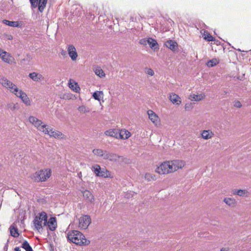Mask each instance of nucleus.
<instances>
[{"instance_id":"1","label":"nucleus","mask_w":251,"mask_h":251,"mask_svg":"<svg viewBox=\"0 0 251 251\" xmlns=\"http://www.w3.org/2000/svg\"><path fill=\"white\" fill-rule=\"evenodd\" d=\"M28 121L32 124L39 131L55 138L63 139L64 135L60 131L54 130L52 128L44 124L42 121L34 116H30Z\"/></svg>"},{"instance_id":"2","label":"nucleus","mask_w":251,"mask_h":251,"mask_svg":"<svg viewBox=\"0 0 251 251\" xmlns=\"http://www.w3.org/2000/svg\"><path fill=\"white\" fill-rule=\"evenodd\" d=\"M67 239L70 242L78 245L87 244L84 235L78 230H72L67 234Z\"/></svg>"},{"instance_id":"3","label":"nucleus","mask_w":251,"mask_h":251,"mask_svg":"<svg viewBox=\"0 0 251 251\" xmlns=\"http://www.w3.org/2000/svg\"><path fill=\"white\" fill-rule=\"evenodd\" d=\"M51 173L50 169L41 170L36 172L32 175V178L37 182H44L46 181L50 176Z\"/></svg>"},{"instance_id":"4","label":"nucleus","mask_w":251,"mask_h":251,"mask_svg":"<svg viewBox=\"0 0 251 251\" xmlns=\"http://www.w3.org/2000/svg\"><path fill=\"white\" fill-rule=\"evenodd\" d=\"M0 83L11 93H14L18 91V87L14 83L1 75H0Z\"/></svg>"},{"instance_id":"5","label":"nucleus","mask_w":251,"mask_h":251,"mask_svg":"<svg viewBox=\"0 0 251 251\" xmlns=\"http://www.w3.org/2000/svg\"><path fill=\"white\" fill-rule=\"evenodd\" d=\"M155 171L159 174L164 175L172 173L173 170H171L169 161H167L162 163L156 169Z\"/></svg>"},{"instance_id":"6","label":"nucleus","mask_w":251,"mask_h":251,"mask_svg":"<svg viewBox=\"0 0 251 251\" xmlns=\"http://www.w3.org/2000/svg\"><path fill=\"white\" fill-rule=\"evenodd\" d=\"M91 219L88 215H83L79 219V227L85 229L91 223Z\"/></svg>"},{"instance_id":"7","label":"nucleus","mask_w":251,"mask_h":251,"mask_svg":"<svg viewBox=\"0 0 251 251\" xmlns=\"http://www.w3.org/2000/svg\"><path fill=\"white\" fill-rule=\"evenodd\" d=\"M171 170H173V172L181 169L185 165V162L182 160H174L169 161Z\"/></svg>"},{"instance_id":"8","label":"nucleus","mask_w":251,"mask_h":251,"mask_svg":"<svg viewBox=\"0 0 251 251\" xmlns=\"http://www.w3.org/2000/svg\"><path fill=\"white\" fill-rule=\"evenodd\" d=\"M14 94L16 95L17 97L21 98L23 102L26 105H29L30 104V101L27 95L22 90H19L18 89L17 92H15Z\"/></svg>"},{"instance_id":"9","label":"nucleus","mask_w":251,"mask_h":251,"mask_svg":"<svg viewBox=\"0 0 251 251\" xmlns=\"http://www.w3.org/2000/svg\"><path fill=\"white\" fill-rule=\"evenodd\" d=\"M29 77L35 82H41L45 80V78L42 75L36 72H32L28 75Z\"/></svg>"},{"instance_id":"10","label":"nucleus","mask_w":251,"mask_h":251,"mask_svg":"<svg viewBox=\"0 0 251 251\" xmlns=\"http://www.w3.org/2000/svg\"><path fill=\"white\" fill-rule=\"evenodd\" d=\"M68 51L72 60L73 61L75 60L77 57V53L75 47L72 45H69L68 47Z\"/></svg>"},{"instance_id":"11","label":"nucleus","mask_w":251,"mask_h":251,"mask_svg":"<svg viewBox=\"0 0 251 251\" xmlns=\"http://www.w3.org/2000/svg\"><path fill=\"white\" fill-rule=\"evenodd\" d=\"M48 225L50 230L54 231L57 227V222L55 217H51L47 221Z\"/></svg>"},{"instance_id":"12","label":"nucleus","mask_w":251,"mask_h":251,"mask_svg":"<svg viewBox=\"0 0 251 251\" xmlns=\"http://www.w3.org/2000/svg\"><path fill=\"white\" fill-rule=\"evenodd\" d=\"M169 100L173 104L179 105L181 103L180 97L175 93H172L170 95Z\"/></svg>"},{"instance_id":"13","label":"nucleus","mask_w":251,"mask_h":251,"mask_svg":"<svg viewBox=\"0 0 251 251\" xmlns=\"http://www.w3.org/2000/svg\"><path fill=\"white\" fill-rule=\"evenodd\" d=\"M119 130L117 129H110L105 132V134L107 136L119 138Z\"/></svg>"},{"instance_id":"14","label":"nucleus","mask_w":251,"mask_h":251,"mask_svg":"<svg viewBox=\"0 0 251 251\" xmlns=\"http://www.w3.org/2000/svg\"><path fill=\"white\" fill-rule=\"evenodd\" d=\"M0 58L2 61L8 64H12L14 60V58L6 51H5V54H3Z\"/></svg>"},{"instance_id":"15","label":"nucleus","mask_w":251,"mask_h":251,"mask_svg":"<svg viewBox=\"0 0 251 251\" xmlns=\"http://www.w3.org/2000/svg\"><path fill=\"white\" fill-rule=\"evenodd\" d=\"M119 134V138L121 139H126L131 136L130 132L126 129L120 130Z\"/></svg>"},{"instance_id":"16","label":"nucleus","mask_w":251,"mask_h":251,"mask_svg":"<svg viewBox=\"0 0 251 251\" xmlns=\"http://www.w3.org/2000/svg\"><path fill=\"white\" fill-rule=\"evenodd\" d=\"M166 46L172 50H176L177 49V44L176 42L172 40H168L165 43Z\"/></svg>"},{"instance_id":"17","label":"nucleus","mask_w":251,"mask_h":251,"mask_svg":"<svg viewBox=\"0 0 251 251\" xmlns=\"http://www.w3.org/2000/svg\"><path fill=\"white\" fill-rule=\"evenodd\" d=\"M84 198L89 202H93L94 201V196L88 190H85L83 193Z\"/></svg>"},{"instance_id":"18","label":"nucleus","mask_w":251,"mask_h":251,"mask_svg":"<svg viewBox=\"0 0 251 251\" xmlns=\"http://www.w3.org/2000/svg\"><path fill=\"white\" fill-rule=\"evenodd\" d=\"M224 201L229 206L234 207L236 206L237 201L235 199L231 198H226Z\"/></svg>"},{"instance_id":"19","label":"nucleus","mask_w":251,"mask_h":251,"mask_svg":"<svg viewBox=\"0 0 251 251\" xmlns=\"http://www.w3.org/2000/svg\"><path fill=\"white\" fill-rule=\"evenodd\" d=\"M147 41L151 48L154 49V50L156 48L158 49V43L155 39L152 38H149L147 39Z\"/></svg>"},{"instance_id":"20","label":"nucleus","mask_w":251,"mask_h":251,"mask_svg":"<svg viewBox=\"0 0 251 251\" xmlns=\"http://www.w3.org/2000/svg\"><path fill=\"white\" fill-rule=\"evenodd\" d=\"M42 222L44 221V226H46L48 221V216L46 212H42L39 214V216H36Z\"/></svg>"},{"instance_id":"21","label":"nucleus","mask_w":251,"mask_h":251,"mask_svg":"<svg viewBox=\"0 0 251 251\" xmlns=\"http://www.w3.org/2000/svg\"><path fill=\"white\" fill-rule=\"evenodd\" d=\"M232 192L233 195H237L241 197L246 196L248 194V191L245 189H233Z\"/></svg>"},{"instance_id":"22","label":"nucleus","mask_w":251,"mask_h":251,"mask_svg":"<svg viewBox=\"0 0 251 251\" xmlns=\"http://www.w3.org/2000/svg\"><path fill=\"white\" fill-rule=\"evenodd\" d=\"M148 114L149 118L153 123H155L157 121L158 116L153 111L151 110H148Z\"/></svg>"},{"instance_id":"23","label":"nucleus","mask_w":251,"mask_h":251,"mask_svg":"<svg viewBox=\"0 0 251 251\" xmlns=\"http://www.w3.org/2000/svg\"><path fill=\"white\" fill-rule=\"evenodd\" d=\"M205 97L204 94H201L199 95L192 94L190 95V100L192 101H200L202 100Z\"/></svg>"},{"instance_id":"24","label":"nucleus","mask_w":251,"mask_h":251,"mask_svg":"<svg viewBox=\"0 0 251 251\" xmlns=\"http://www.w3.org/2000/svg\"><path fill=\"white\" fill-rule=\"evenodd\" d=\"M2 23L6 25L11 27H19L20 24L17 21H10L7 20H3Z\"/></svg>"},{"instance_id":"25","label":"nucleus","mask_w":251,"mask_h":251,"mask_svg":"<svg viewBox=\"0 0 251 251\" xmlns=\"http://www.w3.org/2000/svg\"><path fill=\"white\" fill-rule=\"evenodd\" d=\"M201 136L204 139H209L211 138L214 134L212 133V131H210L209 130H203L201 133Z\"/></svg>"},{"instance_id":"26","label":"nucleus","mask_w":251,"mask_h":251,"mask_svg":"<svg viewBox=\"0 0 251 251\" xmlns=\"http://www.w3.org/2000/svg\"><path fill=\"white\" fill-rule=\"evenodd\" d=\"M117 158V156L116 154L113 153H107L106 151H105V154L103 157L104 159H108L110 161L116 160Z\"/></svg>"},{"instance_id":"27","label":"nucleus","mask_w":251,"mask_h":251,"mask_svg":"<svg viewBox=\"0 0 251 251\" xmlns=\"http://www.w3.org/2000/svg\"><path fill=\"white\" fill-rule=\"evenodd\" d=\"M42 222L41 220H40L38 218H37L36 217H35L33 221V224L35 228L37 230H39L40 229L42 228Z\"/></svg>"},{"instance_id":"28","label":"nucleus","mask_w":251,"mask_h":251,"mask_svg":"<svg viewBox=\"0 0 251 251\" xmlns=\"http://www.w3.org/2000/svg\"><path fill=\"white\" fill-rule=\"evenodd\" d=\"M47 0H38L37 5H38V9L41 12H43L45 8Z\"/></svg>"},{"instance_id":"29","label":"nucleus","mask_w":251,"mask_h":251,"mask_svg":"<svg viewBox=\"0 0 251 251\" xmlns=\"http://www.w3.org/2000/svg\"><path fill=\"white\" fill-rule=\"evenodd\" d=\"M99 176H101L105 178L111 177V173L106 169L102 168L101 170L100 174Z\"/></svg>"},{"instance_id":"30","label":"nucleus","mask_w":251,"mask_h":251,"mask_svg":"<svg viewBox=\"0 0 251 251\" xmlns=\"http://www.w3.org/2000/svg\"><path fill=\"white\" fill-rule=\"evenodd\" d=\"M10 234L12 236L17 237L19 235L18 233V228L14 227L13 226H11L10 227Z\"/></svg>"},{"instance_id":"31","label":"nucleus","mask_w":251,"mask_h":251,"mask_svg":"<svg viewBox=\"0 0 251 251\" xmlns=\"http://www.w3.org/2000/svg\"><path fill=\"white\" fill-rule=\"evenodd\" d=\"M93 153L94 155H97V156L103 157V158L105 154V151H103L101 149H96L93 150Z\"/></svg>"},{"instance_id":"32","label":"nucleus","mask_w":251,"mask_h":251,"mask_svg":"<svg viewBox=\"0 0 251 251\" xmlns=\"http://www.w3.org/2000/svg\"><path fill=\"white\" fill-rule=\"evenodd\" d=\"M92 170L96 174V176H99L100 174L101 169L99 165L95 164L92 167Z\"/></svg>"},{"instance_id":"33","label":"nucleus","mask_w":251,"mask_h":251,"mask_svg":"<svg viewBox=\"0 0 251 251\" xmlns=\"http://www.w3.org/2000/svg\"><path fill=\"white\" fill-rule=\"evenodd\" d=\"M204 39L208 41H213L214 40V37L211 35L207 31H203Z\"/></svg>"},{"instance_id":"34","label":"nucleus","mask_w":251,"mask_h":251,"mask_svg":"<svg viewBox=\"0 0 251 251\" xmlns=\"http://www.w3.org/2000/svg\"><path fill=\"white\" fill-rule=\"evenodd\" d=\"M22 248H24L26 251H33L32 248L26 240L23 242Z\"/></svg>"},{"instance_id":"35","label":"nucleus","mask_w":251,"mask_h":251,"mask_svg":"<svg viewBox=\"0 0 251 251\" xmlns=\"http://www.w3.org/2000/svg\"><path fill=\"white\" fill-rule=\"evenodd\" d=\"M94 71H95V74L97 75H98L100 77L105 76V74L104 73L103 71L100 67L96 68L95 69Z\"/></svg>"},{"instance_id":"36","label":"nucleus","mask_w":251,"mask_h":251,"mask_svg":"<svg viewBox=\"0 0 251 251\" xmlns=\"http://www.w3.org/2000/svg\"><path fill=\"white\" fill-rule=\"evenodd\" d=\"M218 63L219 61L216 58H213L207 62V65L209 67H212L216 65Z\"/></svg>"},{"instance_id":"37","label":"nucleus","mask_w":251,"mask_h":251,"mask_svg":"<svg viewBox=\"0 0 251 251\" xmlns=\"http://www.w3.org/2000/svg\"><path fill=\"white\" fill-rule=\"evenodd\" d=\"M100 95H103V93L102 91H97L93 93V97L96 100H100Z\"/></svg>"},{"instance_id":"38","label":"nucleus","mask_w":251,"mask_h":251,"mask_svg":"<svg viewBox=\"0 0 251 251\" xmlns=\"http://www.w3.org/2000/svg\"><path fill=\"white\" fill-rule=\"evenodd\" d=\"M145 178L148 181H150L151 180H154L155 179V176L151 174L146 173L145 176Z\"/></svg>"},{"instance_id":"39","label":"nucleus","mask_w":251,"mask_h":251,"mask_svg":"<svg viewBox=\"0 0 251 251\" xmlns=\"http://www.w3.org/2000/svg\"><path fill=\"white\" fill-rule=\"evenodd\" d=\"M7 107L11 110H14L19 108V105L17 103H9L7 104Z\"/></svg>"},{"instance_id":"40","label":"nucleus","mask_w":251,"mask_h":251,"mask_svg":"<svg viewBox=\"0 0 251 251\" xmlns=\"http://www.w3.org/2000/svg\"><path fill=\"white\" fill-rule=\"evenodd\" d=\"M78 110L79 112L82 113H87L90 111L89 109L84 105L79 106L78 108Z\"/></svg>"},{"instance_id":"41","label":"nucleus","mask_w":251,"mask_h":251,"mask_svg":"<svg viewBox=\"0 0 251 251\" xmlns=\"http://www.w3.org/2000/svg\"><path fill=\"white\" fill-rule=\"evenodd\" d=\"M69 87L72 88L73 90H74L75 92H77L79 90V88L77 85V83H75V84H72V83H69Z\"/></svg>"},{"instance_id":"42","label":"nucleus","mask_w":251,"mask_h":251,"mask_svg":"<svg viewBox=\"0 0 251 251\" xmlns=\"http://www.w3.org/2000/svg\"><path fill=\"white\" fill-rule=\"evenodd\" d=\"M193 107V105L192 103H186L185 105V109L187 111L191 110Z\"/></svg>"},{"instance_id":"43","label":"nucleus","mask_w":251,"mask_h":251,"mask_svg":"<svg viewBox=\"0 0 251 251\" xmlns=\"http://www.w3.org/2000/svg\"><path fill=\"white\" fill-rule=\"evenodd\" d=\"M134 194H135V193L133 192H132V191L127 192L126 193V194H125V198H126L127 199H129L130 198L133 197Z\"/></svg>"},{"instance_id":"44","label":"nucleus","mask_w":251,"mask_h":251,"mask_svg":"<svg viewBox=\"0 0 251 251\" xmlns=\"http://www.w3.org/2000/svg\"><path fill=\"white\" fill-rule=\"evenodd\" d=\"M145 72L147 74L151 76H152L154 75V72L151 68H147Z\"/></svg>"},{"instance_id":"45","label":"nucleus","mask_w":251,"mask_h":251,"mask_svg":"<svg viewBox=\"0 0 251 251\" xmlns=\"http://www.w3.org/2000/svg\"><path fill=\"white\" fill-rule=\"evenodd\" d=\"M31 5L34 7L37 6L38 0H29Z\"/></svg>"},{"instance_id":"46","label":"nucleus","mask_w":251,"mask_h":251,"mask_svg":"<svg viewBox=\"0 0 251 251\" xmlns=\"http://www.w3.org/2000/svg\"><path fill=\"white\" fill-rule=\"evenodd\" d=\"M147 39L145 38L141 39L139 41V43L143 45H146L148 44V42L147 41Z\"/></svg>"},{"instance_id":"47","label":"nucleus","mask_w":251,"mask_h":251,"mask_svg":"<svg viewBox=\"0 0 251 251\" xmlns=\"http://www.w3.org/2000/svg\"><path fill=\"white\" fill-rule=\"evenodd\" d=\"M234 105L235 107L237 108H240L242 106V104L239 101H236L234 102Z\"/></svg>"},{"instance_id":"48","label":"nucleus","mask_w":251,"mask_h":251,"mask_svg":"<svg viewBox=\"0 0 251 251\" xmlns=\"http://www.w3.org/2000/svg\"><path fill=\"white\" fill-rule=\"evenodd\" d=\"M8 242L9 241L8 240L7 242L6 243V244L5 245V246L3 247L4 251H7V250H8Z\"/></svg>"},{"instance_id":"49","label":"nucleus","mask_w":251,"mask_h":251,"mask_svg":"<svg viewBox=\"0 0 251 251\" xmlns=\"http://www.w3.org/2000/svg\"><path fill=\"white\" fill-rule=\"evenodd\" d=\"M3 54H5V51L3 50L0 48V57H1Z\"/></svg>"},{"instance_id":"50","label":"nucleus","mask_w":251,"mask_h":251,"mask_svg":"<svg viewBox=\"0 0 251 251\" xmlns=\"http://www.w3.org/2000/svg\"><path fill=\"white\" fill-rule=\"evenodd\" d=\"M61 54L62 56H65L67 55V51L64 50H62L61 52Z\"/></svg>"},{"instance_id":"51","label":"nucleus","mask_w":251,"mask_h":251,"mask_svg":"<svg viewBox=\"0 0 251 251\" xmlns=\"http://www.w3.org/2000/svg\"><path fill=\"white\" fill-rule=\"evenodd\" d=\"M229 250L228 248H222L220 251H229Z\"/></svg>"},{"instance_id":"52","label":"nucleus","mask_w":251,"mask_h":251,"mask_svg":"<svg viewBox=\"0 0 251 251\" xmlns=\"http://www.w3.org/2000/svg\"><path fill=\"white\" fill-rule=\"evenodd\" d=\"M15 251H21L19 247H16L15 249Z\"/></svg>"},{"instance_id":"53","label":"nucleus","mask_w":251,"mask_h":251,"mask_svg":"<svg viewBox=\"0 0 251 251\" xmlns=\"http://www.w3.org/2000/svg\"><path fill=\"white\" fill-rule=\"evenodd\" d=\"M78 176H79V177H81V172L79 173L78 174Z\"/></svg>"}]
</instances>
